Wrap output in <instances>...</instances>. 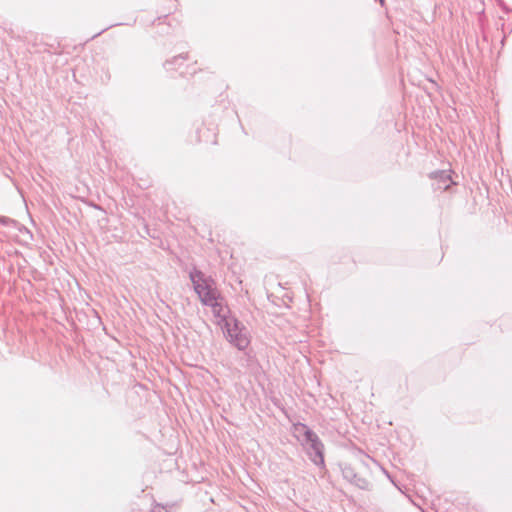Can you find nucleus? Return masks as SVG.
<instances>
[{"label": "nucleus", "mask_w": 512, "mask_h": 512, "mask_svg": "<svg viewBox=\"0 0 512 512\" xmlns=\"http://www.w3.org/2000/svg\"><path fill=\"white\" fill-rule=\"evenodd\" d=\"M227 333L230 342L238 349H246L250 344L248 332L237 320L228 321L226 323Z\"/></svg>", "instance_id": "2"}, {"label": "nucleus", "mask_w": 512, "mask_h": 512, "mask_svg": "<svg viewBox=\"0 0 512 512\" xmlns=\"http://www.w3.org/2000/svg\"><path fill=\"white\" fill-rule=\"evenodd\" d=\"M430 179L433 181L432 186L435 190H448L454 182L448 171L440 170L430 174Z\"/></svg>", "instance_id": "3"}, {"label": "nucleus", "mask_w": 512, "mask_h": 512, "mask_svg": "<svg viewBox=\"0 0 512 512\" xmlns=\"http://www.w3.org/2000/svg\"><path fill=\"white\" fill-rule=\"evenodd\" d=\"M180 59H181V60H186V59H187V57H186L185 55H183V54H180V55H178V56L174 57L173 61H178V60H180Z\"/></svg>", "instance_id": "4"}, {"label": "nucleus", "mask_w": 512, "mask_h": 512, "mask_svg": "<svg viewBox=\"0 0 512 512\" xmlns=\"http://www.w3.org/2000/svg\"><path fill=\"white\" fill-rule=\"evenodd\" d=\"M190 280L193 284L195 293L198 295L202 304L210 306L216 316H221L224 307L221 303L220 292L215 287V282L211 278H207L199 270L190 272Z\"/></svg>", "instance_id": "1"}, {"label": "nucleus", "mask_w": 512, "mask_h": 512, "mask_svg": "<svg viewBox=\"0 0 512 512\" xmlns=\"http://www.w3.org/2000/svg\"><path fill=\"white\" fill-rule=\"evenodd\" d=\"M381 4H383L384 0H379Z\"/></svg>", "instance_id": "6"}, {"label": "nucleus", "mask_w": 512, "mask_h": 512, "mask_svg": "<svg viewBox=\"0 0 512 512\" xmlns=\"http://www.w3.org/2000/svg\"><path fill=\"white\" fill-rule=\"evenodd\" d=\"M170 64H171V62H170V61H167V62L165 63V67H166V69H167V70H169L168 65H170Z\"/></svg>", "instance_id": "5"}]
</instances>
